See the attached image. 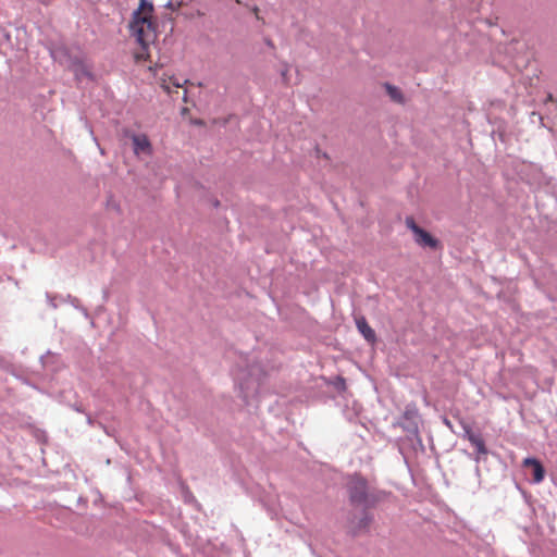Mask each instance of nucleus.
Instances as JSON below:
<instances>
[{
    "instance_id": "nucleus-10",
    "label": "nucleus",
    "mask_w": 557,
    "mask_h": 557,
    "mask_svg": "<svg viewBox=\"0 0 557 557\" xmlns=\"http://www.w3.org/2000/svg\"><path fill=\"white\" fill-rule=\"evenodd\" d=\"M473 446L475 447L476 453L479 455H483V456L487 455V449H486L485 443L482 438L480 441H476V443L473 444Z\"/></svg>"
},
{
    "instance_id": "nucleus-2",
    "label": "nucleus",
    "mask_w": 557,
    "mask_h": 557,
    "mask_svg": "<svg viewBox=\"0 0 557 557\" xmlns=\"http://www.w3.org/2000/svg\"><path fill=\"white\" fill-rule=\"evenodd\" d=\"M347 491L351 504L373 506L379 497L368 484V481L359 474L351 475L347 481Z\"/></svg>"
},
{
    "instance_id": "nucleus-11",
    "label": "nucleus",
    "mask_w": 557,
    "mask_h": 557,
    "mask_svg": "<svg viewBox=\"0 0 557 557\" xmlns=\"http://www.w3.org/2000/svg\"><path fill=\"white\" fill-rule=\"evenodd\" d=\"M466 435L468 441L473 445L476 443V441H480L482 437L474 434L470 429L466 430Z\"/></svg>"
},
{
    "instance_id": "nucleus-13",
    "label": "nucleus",
    "mask_w": 557,
    "mask_h": 557,
    "mask_svg": "<svg viewBox=\"0 0 557 557\" xmlns=\"http://www.w3.org/2000/svg\"><path fill=\"white\" fill-rule=\"evenodd\" d=\"M546 100H547V101H550V102H554V101H555V100H554L553 95H550V94L547 96V99H546Z\"/></svg>"
},
{
    "instance_id": "nucleus-3",
    "label": "nucleus",
    "mask_w": 557,
    "mask_h": 557,
    "mask_svg": "<svg viewBox=\"0 0 557 557\" xmlns=\"http://www.w3.org/2000/svg\"><path fill=\"white\" fill-rule=\"evenodd\" d=\"M406 226L413 233L414 242L421 247H429L436 249L440 247V242L434 238L429 232L420 227L412 218L406 219Z\"/></svg>"
},
{
    "instance_id": "nucleus-6",
    "label": "nucleus",
    "mask_w": 557,
    "mask_h": 557,
    "mask_svg": "<svg viewBox=\"0 0 557 557\" xmlns=\"http://www.w3.org/2000/svg\"><path fill=\"white\" fill-rule=\"evenodd\" d=\"M523 465L525 467L530 466L533 468L534 482L540 483L541 481H543L545 472H544V468L540 461H537L536 459H533V458H527L523 461Z\"/></svg>"
},
{
    "instance_id": "nucleus-1",
    "label": "nucleus",
    "mask_w": 557,
    "mask_h": 557,
    "mask_svg": "<svg viewBox=\"0 0 557 557\" xmlns=\"http://www.w3.org/2000/svg\"><path fill=\"white\" fill-rule=\"evenodd\" d=\"M156 27L152 3L147 0H139V7L134 11L129 24L131 33L139 45V49L135 52L137 61L150 59V45L156 39Z\"/></svg>"
},
{
    "instance_id": "nucleus-8",
    "label": "nucleus",
    "mask_w": 557,
    "mask_h": 557,
    "mask_svg": "<svg viewBox=\"0 0 557 557\" xmlns=\"http://www.w3.org/2000/svg\"><path fill=\"white\" fill-rule=\"evenodd\" d=\"M160 86L162 87V89L165 92L172 94L173 92L172 88L178 89V88L183 87V83L181 79H178L174 76H168V77L161 78Z\"/></svg>"
},
{
    "instance_id": "nucleus-12",
    "label": "nucleus",
    "mask_w": 557,
    "mask_h": 557,
    "mask_svg": "<svg viewBox=\"0 0 557 557\" xmlns=\"http://www.w3.org/2000/svg\"><path fill=\"white\" fill-rule=\"evenodd\" d=\"M171 8H178L181 5V3H173V2H170L169 4Z\"/></svg>"
},
{
    "instance_id": "nucleus-4",
    "label": "nucleus",
    "mask_w": 557,
    "mask_h": 557,
    "mask_svg": "<svg viewBox=\"0 0 557 557\" xmlns=\"http://www.w3.org/2000/svg\"><path fill=\"white\" fill-rule=\"evenodd\" d=\"M132 139H133L135 154H139V153L151 154L152 147H151L149 138L146 135H144V134L134 135Z\"/></svg>"
},
{
    "instance_id": "nucleus-5",
    "label": "nucleus",
    "mask_w": 557,
    "mask_h": 557,
    "mask_svg": "<svg viewBox=\"0 0 557 557\" xmlns=\"http://www.w3.org/2000/svg\"><path fill=\"white\" fill-rule=\"evenodd\" d=\"M356 325H357V329L358 331L363 335V337L369 342V343H375L376 341V335H375V332L374 330L368 324L367 320L364 317H357L356 318Z\"/></svg>"
},
{
    "instance_id": "nucleus-9",
    "label": "nucleus",
    "mask_w": 557,
    "mask_h": 557,
    "mask_svg": "<svg viewBox=\"0 0 557 557\" xmlns=\"http://www.w3.org/2000/svg\"><path fill=\"white\" fill-rule=\"evenodd\" d=\"M384 87L386 89L387 95L394 102L400 103V104H403L405 102L404 95L398 87L391 85L388 83L384 84Z\"/></svg>"
},
{
    "instance_id": "nucleus-7",
    "label": "nucleus",
    "mask_w": 557,
    "mask_h": 557,
    "mask_svg": "<svg viewBox=\"0 0 557 557\" xmlns=\"http://www.w3.org/2000/svg\"><path fill=\"white\" fill-rule=\"evenodd\" d=\"M372 522V517L368 512H363L362 517L356 522L351 521V531L354 534H358L366 531Z\"/></svg>"
}]
</instances>
